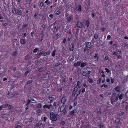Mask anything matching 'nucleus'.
<instances>
[{"label": "nucleus", "mask_w": 128, "mask_h": 128, "mask_svg": "<svg viewBox=\"0 0 128 128\" xmlns=\"http://www.w3.org/2000/svg\"><path fill=\"white\" fill-rule=\"evenodd\" d=\"M8 115L7 114H4L2 116V118L3 119L8 120L10 122H13L14 120V118L12 117H8Z\"/></svg>", "instance_id": "f257e3e1"}, {"label": "nucleus", "mask_w": 128, "mask_h": 128, "mask_svg": "<svg viewBox=\"0 0 128 128\" xmlns=\"http://www.w3.org/2000/svg\"><path fill=\"white\" fill-rule=\"evenodd\" d=\"M50 118L52 120L55 121L57 120L58 114H55L54 113L52 112L50 113Z\"/></svg>", "instance_id": "f03ea898"}, {"label": "nucleus", "mask_w": 128, "mask_h": 128, "mask_svg": "<svg viewBox=\"0 0 128 128\" xmlns=\"http://www.w3.org/2000/svg\"><path fill=\"white\" fill-rule=\"evenodd\" d=\"M92 47L91 44L90 42H86V46L84 50V52L89 50Z\"/></svg>", "instance_id": "7ed1b4c3"}, {"label": "nucleus", "mask_w": 128, "mask_h": 128, "mask_svg": "<svg viewBox=\"0 0 128 128\" xmlns=\"http://www.w3.org/2000/svg\"><path fill=\"white\" fill-rule=\"evenodd\" d=\"M70 15L66 13L65 14V17L66 18L67 21L69 22L73 19V16L72 15Z\"/></svg>", "instance_id": "20e7f679"}, {"label": "nucleus", "mask_w": 128, "mask_h": 128, "mask_svg": "<svg viewBox=\"0 0 128 128\" xmlns=\"http://www.w3.org/2000/svg\"><path fill=\"white\" fill-rule=\"evenodd\" d=\"M60 111L62 112V114L64 115H65L66 113V107L64 106H61L60 108Z\"/></svg>", "instance_id": "39448f33"}, {"label": "nucleus", "mask_w": 128, "mask_h": 128, "mask_svg": "<svg viewBox=\"0 0 128 128\" xmlns=\"http://www.w3.org/2000/svg\"><path fill=\"white\" fill-rule=\"evenodd\" d=\"M55 100V99L53 97H50L48 98V99L46 100L44 99V101L45 102L46 101L48 103H51L53 101H54V100Z\"/></svg>", "instance_id": "423d86ee"}, {"label": "nucleus", "mask_w": 128, "mask_h": 128, "mask_svg": "<svg viewBox=\"0 0 128 128\" xmlns=\"http://www.w3.org/2000/svg\"><path fill=\"white\" fill-rule=\"evenodd\" d=\"M14 76L18 78H20L22 75V74L21 73V72L20 71L16 72L14 74Z\"/></svg>", "instance_id": "0eeeda50"}, {"label": "nucleus", "mask_w": 128, "mask_h": 128, "mask_svg": "<svg viewBox=\"0 0 128 128\" xmlns=\"http://www.w3.org/2000/svg\"><path fill=\"white\" fill-rule=\"evenodd\" d=\"M76 26L78 27L81 28L83 26V24L82 22L78 21L76 23Z\"/></svg>", "instance_id": "6e6552de"}, {"label": "nucleus", "mask_w": 128, "mask_h": 128, "mask_svg": "<svg viewBox=\"0 0 128 128\" xmlns=\"http://www.w3.org/2000/svg\"><path fill=\"white\" fill-rule=\"evenodd\" d=\"M75 10L78 12L81 11L82 8L81 6L80 5L77 6L75 8Z\"/></svg>", "instance_id": "1a4fd4ad"}, {"label": "nucleus", "mask_w": 128, "mask_h": 128, "mask_svg": "<svg viewBox=\"0 0 128 128\" xmlns=\"http://www.w3.org/2000/svg\"><path fill=\"white\" fill-rule=\"evenodd\" d=\"M20 43L22 44H24L26 43V42L25 39L20 38Z\"/></svg>", "instance_id": "9d476101"}, {"label": "nucleus", "mask_w": 128, "mask_h": 128, "mask_svg": "<svg viewBox=\"0 0 128 128\" xmlns=\"http://www.w3.org/2000/svg\"><path fill=\"white\" fill-rule=\"evenodd\" d=\"M81 63V62L80 61L78 62H76L74 64V65L75 67H77L79 66Z\"/></svg>", "instance_id": "9b49d317"}, {"label": "nucleus", "mask_w": 128, "mask_h": 128, "mask_svg": "<svg viewBox=\"0 0 128 128\" xmlns=\"http://www.w3.org/2000/svg\"><path fill=\"white\" fill-rule=\"evenodd\" d=\"M90 24V23L89 22V20L88 19L86 21V22L85 24V26L88 28L89 26V25Z\"/></svg>", "instance_id": "f8f14e48"}, {"label": "nucleus", "mask_w": 128, "mask_h": 128, "mask_svg": "<svg viewBox=\"0 0 128 128\" xmlns=\"http://www.w3.org/2000/svg\"><path fill=\"white\" fill-rule=\"evenodd\" d=\"M74 43H71L70 46V50L71 51H73L74 48Z\"/></svg>", "instance_id": "ddd939ff"}, {"label": "nucleus", "mask_w": 128, "mask_h": 128, "mask_svg": "<svg viewBox=\"0 0 128 128\" xmlns=\"http://www.w3.org/2000/svg\"><path fill=\"white\" fill-rule=\"evenodd\" d=\"M99 99L100 101H102L104 99V95L102 94H100L99 96Z\"/></svg>", "instance_id": "4468645a"}, {"label": "nucleus", "mask_w": 128, "mask_h": 128, "mask_svg": "<svg viewBox=\"0 0 128 128\" xmlns=\"http://www.w3.org/2000/svg\"><path fill=\"white\" fill-rule=\"evenodd\" d=\"M50 54V52L49 51H46V52H44V51H43V56H45L47 55H49Z\"/></svg>", "instance_id": "2eb2a0df"}, {"label": "nucleus", "mask_w": 128, "mask_h": 128, "mask_svg": "<svg viewBox=\"0 0 128 128\" xmlns=\"http://www.w3.org/2000/svg\"><path fill=\"white\" fill-rule=\"evenodd\" d=\"M120 86H118L114 88V90L117 92H120Z\"/></svg>", "instance_id": "dca6fc26"}, {"label": "nucleus", "mask_w": 128, "mask_h": 128, "mask_svg": "<svg viewBox=\"0 0 128 128\" xmlns=\"http://www.w3.org/2000/svg\"><path fill=\"white\" fill-rule=\"evenodd\" d=\"M66 101V99L65 98V97L64 96L63 97L62 99L61 102L62 103L64 104L65 103Z\"/></svg>", "instance_id": "f3484780"}, {"label": "nucleus", "mask_w": 128, "mask_h": 128, "mask_svg": "<svg viewBox=\"0 0 128 128\" xmlns=\"http://www.w3.org/2000/svg\"><path fill=\"white\" fill-rule=\"evenodd\" d=\"M75 112V111L74 110H73L72 111H69V114L70 115L72 116H73V115H74Z\"/></svg>", "instance_id": "a211bd4d"}, {"label": "nucleus", "mask_w": 128, "mask_h": 128, "mask_svg": "<svg viewBox=\"0 0 128 128\" xmlns=\"http://www.w3.org/2000/svg\"><path fill=\"white\" fill-rule=\"evenodd\" d=\"M38 6H40V8L41 9L42 7L44 6V4L43 2H41L40 4H38Z\"/></svg>", "instance_id": "6ab92c4d"}, {"label": "nucleus", "mask_w": 128, "mask_h": 128, "mask_svg": "<svg viewBox=\"0 0 128 128\" xmlns=\"http://www.w3.org/2000/svg\"><path fill=\"white\" fill-rule=\"evenodd\" d=\"M80 67L82 68H83L86 66L87 65V64L86 62H82L80 64Z\"/></svg>", "instance_id": "aec40b11"}, {"label": "nucleus", "mask_w": 128, "mask_h": 128, "mask_svg": "<svg viewBox=\"0 0 128 128\" xmlns=\"http://www.w3.org/2000/svg\"><path fill=\"white\" fill-rule=\"evenodd\" d=\"M104 124L102 123H100L99 125L98 126V128H102L104 126Z\"/></svg>", "instance_id": "412c9836"}, {"label": "nucleus", "mask_w": 128, "mask_h": 128, "mask_svg": "<svg viewBox=\"0 0 128 128\" xmlns=\"http://www.w3.org/2000/svg\"><path fill=\"white\" fill-rule=\"evenodd\" d=\"M28 25L27 24H25L23 25L22 26V28H26V29H28Z\"/></svg>", "instance_id": "4be33fe9"}, {"label": "nucleus", "mask_w": 128, "mask_h": 128, "mask_svg": "<svg viewBox=\"0 0 128 128\" xmlns=\"http://www.w3.org/2000/svg\"><path fill=\"white\" fill-rule=\"evenodd\" d=\"M32 80H30L26 82V83L25 84V86H27L28 84H30V83L32 82Z\"/></svg>", "instance_id": "5701e85b"}, {"label": "nucleus", "mask_w": 128, "mask_h": 128, "mask_svg": "<svg viewBox=\"0 0 128 128\" xmlns=\"http://www.w3.org/2000/svg\"><path fill=\"white\" fill-rule=\"evenodd\" d=\"M44 126V125L42 123H38L36 124V126L38 127H40L41 126L43 127Z\"/></svg>", "instance_id": "b1692460"}, {"label": "nucleus", "mask_w": 128, "mask_h": 128, "mask_svg": "<svg viewBox=\"0 0 128 128\" xmlns=\"http://www.w3.org/2000/svg\"><path fill=\"white\" fill-rule=\"evenodd\" d=\"M56 36H53V38L54 39H55L56 40H57L58 38V37L60 36V34L59 33H58L56 34Z\"/></svg>", "instance_id": "393cba45"}, {"label": "nucleus", "mask_w": 128, "mask_h": 128, "mask_svg": "<svg viewBox=\"0 0 128 128\" xmlns=\"http://www.w3.org/2000/svg\"><path fill=\"white\" fill-rule=\"evenodd\" d=\"M76 90L75 89H74L73 90L72 92V96L73 97H74L75 96V94H76Z\"/></svg>", "instance_id": "a878e982"}, {"label": "nucleus", "mask_w": 128, "mask_h": 128, "mask_svg": "<svg viewBox=\"0 0 128 128\" xmlns=\"http://www.w3.org/2000/svg\"><path fill=\"white\" fill-rule=\"evenodd\" d=\"M56 51V50H54L53 51L52 53V56L54 57L55 56Z\"/></svg>", "instance_id": "bb28decb"}, {"label": "nucleus", "mask_w": 128, "mask_h": 128, "mask_svg": "<svg viewBox=\"0 0 128 128\" xmlns=\"http://www.w3.org/2000/svg\"><path fill=\"white\" fill-rule=\"evenodd\" d=\"M88 82L90 83H92L93 82V80H92L89 77H88Z\"/></svg>", "instance_id": "cd10ccee"}, {"label": "nucleus", "mask_w": 128, "mask_h": 128, "mask_svg": "<svg viewBox=\"0 0 128 128\" xmlns=\"http://www.w3.org/2000/svg\"><path fill=\"white\" fill-rule=\"evenodd\" d=\"M123 97L122 94H121L118 96V98L120 100H122L123 98Z\"/></svg>", "instance_id": "c85d7f7f"}, {"label": "nucleus", "mask_w": 128, "mask_h": 128, "mask_svg": "<svg viewBox=\"0 0 128 128\" xmlns=\"http://www.w3.org/2000/svg\"><path fill=\"white\" fill-rule=\"evenodd\" d=\"M20 10H17V12L18 14L21 15L22 14V12L20 11Z\"/></svg>", "instance_id": "c756f323"}, {"label": "nucleus", "mask_w": 128, "mask_h": 128, "mask_svg": "<svg viewBox=\"0 0 128 128\" xmlns=\"http://www.w3.org/2000/svg\"><path fill=\"white\" fill-rule=\"evenodd\" d=\"M120 121V120L119 118H117L115 120V122L116 124L118 123Z\"/></svg>", "instance_id": "7c9ffc66"}, {"label": "nucleus", "mask_w": 128, "mask_h": 128, "mask_svg": "<svg viewBox=\"0 0 128 128\" xmlns=\"http://www.w3.org/2000/svg\"><path fill=\"white\" fill-rule=\"evenodd\" d=\"M119 95V94H118L116 96V97L115 99L114 100V102H116L117 100H118V96Z\"/></svg>", "instance_id": "2f4dec72"}, {"label": "nucleus", "mask_w": 128, "mask_h": 128, "mask_svg": "<svg viewBox=\"0 0 128 128\" xmlns=\"http://www.w3.org/2000/svg\"><path fill=\"white\" fill-rule=\"evenodd\" d=\"M61 13V12L60 10H58L55 13L56 15H58L59 14Z\"/></svg>", "instance_id": "473e14b6"}, {"label": "nucleus", "mask_w": 128, "mask_h": 128, "mask_svg": "<svg viewBox=\"0 0 128 128\" xmlns=\"http://www.w3.org/2000/svg\"><path fill=\"white\" fill-rule=\"evenodd\" d=\"M44 3L46 4H47L48 5L50 3V2L48 0H46L45 1Z\"/></svg>", "instance_id": "72a5a7b5"}, {"label": "nucleus", "mask_w": 128, "mask_h": 128, "mask_svg": "<svg viewBox=\"0 0 128 128\" xmlns=\"http://www.w3.org/2000/svg\"><path fill=\"white\" fill-rule=\"evenodd\" d=\"M98 34H95L94 35V38L95 39H97L98 38Z\"/></svg>", "instance_id": "f704fd0d"}, {"label": "nucleus", "mask_w": 128, "mask_h": 128, "mask_svg": "<svg viewBox=\"0 0 128 128\" xmlns=\"http://www.w3.org/2000/svg\"><path fill=\"white\" fill-rule=\"evenodd\" d=\"M39 50V49L38 48H36L35 49H34V50H33V52L34 53L36 52H37Z\"/></svg>", "instance_id": "c9c22d12"}, {"label": "nucleus", "mask_w": 128, "mask_h": 128, "mask_svg": "<svg viewBox=\"0 0 128 128\" xmlns=\"http://www.w3.org/2000/svg\"><path fill=\"white\" fill-rule=\"evenodd\" d=\"M81 83V82L80 81L78 80L77 82V85L78 87H79L80 86V84Z\"/></svg>", "instance_id": "e433bc0d"}, {"label": "nucleus", "mask_w": 128, "mask_h": 128, "mask_svg": "<svg viewBox=\"0 0 128 128\" xmlns=\"http://www.w3.org/2000/svg\"><path fill=\"white\" fill-rule=\"evenodd\" d=\"M31 101L30 100H28L26 104V106H28V105H29V104H30V102Z\"/></svg>", "instance_id": "4c0bfd02"}, {"label": "nucleus", "mask_w": 128, "mask_h": 128, "mask_svg": "<svg viewBox=\"0 0 128 128\" xmlns=\"http://www.w3.org/2000/svg\"><path fill=\"white\" fill-rule=\"evenodd\" d=\"M107 73H109L110 72V71L109 69L107 68H105V69Z\"/></svg>", "instance_id": "58836bf2"}, {"label": "nucleus", "mask_w": 128, "mask_h": 128, "mask_svg": "<svg viewBox=\"0 0 128 128\" xmlns=\"http://www.w3.org/2000/svg\"><path fill=\"white\" fill-rule=\"evenodd\" d=\"M82 75L84 76H86L87 75V72H83L82 73Z\"/></svg>", "instance_id": "ea45409f"}, {"label": "nucleus", "mask_w": 128, "mask_h": 128, "mask_svg": "<svg viewBox=\"0 0 128 128\" xmlns=\"http://www.w3.org/2000/svg\"><path fill=\"white\" fill-rule=\"evenodd\" d=\"M58 104L56 102H54L53 104L54 106H55V108H56V106H58Z\"/></svg>", "instance_id": "a19ab883"}, {"label": "nucleus", "mask_w": 128, "mask_h": 128, "mask_svg": "<svg viewBox=\"0 0 128 128\" xmlns=\"http://www.w3.org/2000/svg\"><path fill=\"white\" fill-rule=\"evenodd\" d=\"M44 70H43V68H40L39 69V72H44Z\"/></svg>", "instance_id": "79ce46f5"}, {"label": "nucleus", "mask_w": 128, "mask_h": 128, "mask_svg": "<svg viewBox=\"0 0 128 128\" xmlns=\"http://www.w3.org/2000/svg\"><path fill=\"white\" fill-rule=\"evenodd\" d=\"M14 128H21V126L20 125H17L15 126Z\"/></svg>", "instance_id": "37998d69"}, {"label": "nucleus", "mask_w": 128, "mask_h": 128, "mask_svg": "<svg viewBox=\"0 0 128 128\" xmlns=\"http://www.w3.org/2000/svg\"><path fill=\"white\" fill-rule=\"evenodd\" d=\"M72 30L71 29H70L69 30H68V33L69 34H72Z\"/></svg>", "instance_id": "c03bdc74"}, {"label": "nucleus", "mask_w": 128, "mask_h": 128, "mask_svg": "<svg viewBox=\"0 0 128 128\" xmlns=\"http://www.w3.org/2000/svg\"><path fill=\"white\" fill-rule=\"evenodd\" d=\"M74 56H72V58H71L70 59V62H72L74 60Z\"/></svg>", "instance_id": "a18cd8bd"}, {"label": "nucleus", "mask_w": 128, "mask_h": 128, "mask_svg": "<svg viewBox=\"0 0 128 128\" xmlns=\"http://www.w3.org/2000/svg\"><path fill=\"white\" fill-rule=\"evenodd\" d=\"M17 53V52L16 51H15L13 52L12 54V55L14 56H16Z\"/></svg>", "instance_id": "49530a36"}, {"label": "nucleus", "mask_w": 128, "mask_h": 128, "mask_svg": "<svg viewBox=\"0 0 128 128\" xmlns=\"http://www.w3.org/2000/svg\"><path fill=\"white\" fill-rule=\"evenodd\" d=\"M16 95L15 94H14L10 98H11V99L14 98H16Z\"/></svg>", "instance_id": "de8ad7c7"}, {"label": "nucleus", "mask_w": 128, "mask_h": 128, "mask_svg": "<svg viewBox=\"0 0 128 128\" xmlns=\"http://www.w3.org/2000/svg\"><path fill=\"white\" fill-rule=\"evenodd\" d=\"M97 113L98 114H101V112L100 111V109H98V108L97 110Z\"/></svg>", "instance_id": "09e8293b"}, {"label": "nucleus", "mask_w": 128, "mask_h": 128, "mask_svg": "<svg viewBox=\"0 0 128 128\" xmlns=\"http://www.w3.org/2000/svg\"><path fill=\"white\" fill-rule=\"evenodd\" d=\"M41 110L40 109H38L36 110V112L38 113H40L41 112Z\"/></svg>", "instance_id": "8fccbe9b"}, {"label": "nucleus", "mask_w": 128, "mask_h": 128, "mask_svg": "<svg viewBox=\"0 0 128 128\" xmlns=\"http://www.w3.org/2000/svg\"><path fill=\"white\" fill-rule=\"evenodd\" d=\"M115 102L114 101L113 99H111L110 100V103L112 104H113Z\"/></svg>", "instance_id": "3c124183"}, {"label": "nucleus", "mask_w": 128, "mask_h": 128, "mask_svg": "<svg viewBox=\"0 0 128 128\" xmlns=\"http://www.w3.org/2000/svg\"><path fill=\"white\" fill-rule=\"evenodd\" d=\"M111 37L110 35H108L107 37V39H108V40H110L111 39Z\"/></svg>", "instance_id": "603ef678"}, {"label": "nucleus", "mask_w": 128, "mask_h": 128, "mask_svg": "<svg viewBox=\"0 0 128 128\" xmlns=\"http://www.w3.org/2000/svg\"><path fill=\"white\" fill-rule=\"evenodd\" d=\"M30 72V71L28 70L26 71L24 73V75L25 76H26L27 74Z\"/></svg>", "instance_id": "864d4df0"}, {"label": "nucleus", "mask_w": 128, "mask_h": 128, "mask_svg": "<svg viewBox=\"0 0 128 128\" xmlns=\"http://www.w3.org/2000/svg\"><path fill=\"white\" fill-rule=\"evenodd\" d=\"M37 107L38 108H40L42 107V105L41 104H39L37 105Z\"/></svg>", "instance_id": "5fc2aeb1"}, {"label": "nucleus", "mask_w": 128, "mask_h": 128, "mask_svg": "<svg viewBox=\"0 0 128 128\" xmlns=\"http://www.w3.org/2000/svg\"><path fill=\"white\" fill-rule=\"evenodd\" d=\"M53 15L52 14H51L49 15L50 17L51 18V20H52L53 18Z\"/></svg>", "instance_id": "6e6d98bb"}, {"label": "nucleus", "mask_w": 128, "mask_h": 128, "mask_svg": "<svg viewBox=\"0 0 128 128\" xmlns=\"http://www.w3.org/2000/svg\"><path fill=\"white\" fill-rule=\"evenodd\" d=\"M12 12L14 14H15L16 13V10H13L12 11Z\"/></svg>", "instance_id": "4d7b16f0"}, {"label": "nucleus", "mask_w": 128, "mask_h": 128, "mask_svg": "<svg viewBox=\"0 0 128 128\" xmlns=\"http://www.w3.org/2000/svg\"><path fill=\"white\" fill-rule=\"evenodd\" d=\"M83 85L84 86L85 88H86L87 87H88L87 85L85 83H84L83 84Z\"/></svg>", "instance_id": "13d9d810"}, {"label": "nucleus", "mask_w": 128, "mask_h": 128, "mask_svg": "<svg viewBox=\"0 0 128 128\" xmlns=\"http://www.w3.org/2000/svg\"><path fill=\"white\" fill-rule=\"evenodd\" d=\"M52 106V105H48L47 108L48 109H49Z\"/></svg>", "instance_id": "bf43d9fd"}, {"label": "nucleus", "mask_w": 128, "mask_h": 128, "mask_svg": "<svg viewBox=\"0 0 128 128\" xmlns=\"http://www.w3.org/2000/svg\"><path fill=\"white\" fill-rule=\"evenodd\" d=\"M108 58V56L107 55L106 56L104 60H107Z\"/></svg>", "instance_id": "052dcab7"}, {"label": "nucleus", "mask_w": 128, "mask_h": 128, "mask_svg": "<svg viewBox=\"0 0 128 128\" xmlns=\"http://www.w3.org/2000/svg\"><path fill=\"white\" fill-rule=\"evenodd\" d=\"M98 53H96L95 54V56L94 57V58H96V57H98Z\"/></svg>", "instance_id": "680f3d73"}, {"label": "nucleus", "mask_w": 128, "mask_h": 128, "mask_svg": "<svg viewBox=\"0 0 128 128\" xmlns=\"http://www.w3.org/2000/svg\"><path fill=\"white\" fill-rule=\"evenodd\" d=\"M65 124V122L64 121H61L60 123V124L62 125L64 124Z\"/></svg>", "instance_id": "e2e57ef3"}, {"label": "nucleus", "mask_w": 128, "mask_h": 128, "mask_svg": "<svg viewBox=\"0 0 128 128\" xmlns=\"http://www.w3.org/2000/svg\"><path fill=\"white\" fill-rule=\"evenodd\" d=\"M48 105H47V104H45L43 106V108H47V106H48Z\"/></svg>", "instance_id": "0e129e2a"}, {"label": "nucleus", "mask_w": 128, "mask_h": 128, "mask_svg": "<svg viewBox=\"0 0 128 128\" xmlns=\"http://www.w3.org/2000/svg\"><path fill=\"white\" fill-rule=\"evenodd\" d=\"M8 108L9 109H12V106L11 105H9L8 106Z\"/></svg>", "instance_id": "69168bd1"}, {"label": "nucleus", "mask_w": 128, "mask_h": 128, "mask_svg": "<svg viewBox=\"0 0 128 128\" xmlns=\"http://www.w3.org/2000/svg\"><path fill=\"white\" fill-rule=\"evenodd\" d=\"M114 79L113 78H112L111 79V82L112 84L114 82Z\"/></svg>", "instance_id": "338daca9"}, {"label": "nucleus", "mask_w": 128, "mask_h": 128, "mask_svg": "<svg viewBox=\"0 0 128 128\" xmlns=\"http://www.w3.org/2000/svg\"><path fill=\"white\" fill-rule=\"evenodd\" d=\"M42 27L43 28V30H44L46 28L45 25L44 24H42Z\"/></svg>", "instance_id": "774afa93"}]
</instances>
